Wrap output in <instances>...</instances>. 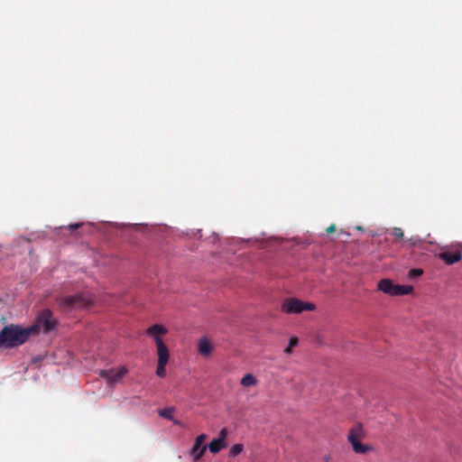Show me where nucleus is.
<instances>
[{
  "mask_svg": "<svg viewBox=\"0 0 462 462\" xmlns=\"http://www.w3.org/2000/svg\"><path fill=\"white\" fill-rule=\"evenodd\" d=\"M146 333L147 335L153 337V339L155 340L156 337H161V336L165 335L167 333V329L161 324H154L148 328Z\"/></svg>",
  "mask_w": 462,
  "mask_h": 462,
  "instance_id": "nucleus-12",
  "label": "nucleus"
},
{
  "mask_svg": "<svg viewBox=\"0 0 462 462\" xmlns=\"http://www.w3.org/2000/svg\"><path fill=\"white\" fill-rule=\"evenodd\" d=\"M166 365H167L166 363H158L157 364L156 374L159 377L163 378L166 375V369H165Z\"/></svg>",
  "mask_w": 462,
  "mask_h": 462,
  "instance_id": "nucleus-17",
  "label": "nucleus"
},
{
  "mask_svg": "<svg viewBox=\"0 0 462 462\" xmlns=\"http://www.w3.org/2000/svg\"><path fill=\"white\" fill-rule=\"evenodd\" d=\"M281 309L286 314H299L305 310H315L316 305L311 302H304L297 298H289L282 301Z\"/></svg>",
  "mask_w": 462,
  "mask_h": 462,
  "instance_id": "nucleus-5",
  "label": "nucleus"
},
{
  "mask_svg": "<svg viewBox=\"0 0 462 462\" xmlns=\"http://www.w3.org/2000/svg\"><path fill=\"white\" fill-rule=\"evenodd\" d=\"M33 330L34 327L6 326L0 332V346L9 348L21 346L29 339Z\"/></svg>",
  "mask_w": 462,
  "mask_h": 462,
  "instance_id": "nucleus-1",
  "label": "nucleus"
},
{
  "mask_svg": "<svg viewBox=\"0 0 462 462\" xmlns=\"http://www.w3.org/2000/svg\"><path fill=\"white\" fill-rule=\"evenodd\" d=\"M240 383L244 387H252L256 386L258 383L257 379L252 374H246L245 376L242 377Z\"/></svg>",
  "mask_w": 462,
  "mask_h": 462,
  "instance_id": "nucleus-13",
  "label": "nucleus"
},
{
  "mask_svg": "<svg viewBox=\"0 0 462 462\" xmlns=\"http://www.w3.org/2000/svg\"><path fill=\"white\" fill-rule=\"evenodd\" d=\"M212 346L208 339H201L199 343V351L201 355L208 356L211 353Z\"/></svg>",
  "mask_w": 462,
  "mask_h": 462,
  "instance_id": "nucleus-14",
  "label": "nucleus"
},
{
  "mask_svg": "<svg viewBox=\"0 0 462 462\" xmlns=\"http://www.w3.org/2000/svg\"><path fill=\"white\" fill-rule=\"evenodd\" d=\"M336 230V226L334 224L330 225L328 228H327V233L328 234H331L333 233L334 231Z\"/></svg>",
  "mask_w": 462,
  "mask_h": 462,
  "instance_id": "nucleus-22",
  "label": "nucleus"
},
{
  "mask_svg": "<svg viewBox=\"0 0 462 462\" xmlns=\"http://www.w3.org/2000/svg\"><path fill=\"white\" fill-rule=\"evenodd\" d=\"M365 437V433L361 423L356 424L349 430L347 440L352 446V448L356 454H366L372 449L371 446L361 443V440Z\"/></svg>",
  "mask_w": 462,
  "mask_h": 462,
  "instance_id": "nucleus-3",
  "label": "nucleus"
},
{
  "mask_svg": "<svg viewBox=\"0 0 462 462\" xmlns=\"http://www.w3.org/2000/svg\"><path fill=\"white\" fill-rule=\"evenodd\" d=\"M378 291L391 296L407 295L413 291L411 285L394 284L390 279H383L378 282Z\"/></svg>",
  "mask_w": 462,
  "mask_h": 462,
  "instance_id": "nucleus-6",
  "label": "nucleus"
},
{
  "mask_svg": "<svg viewBox=\"0 0 462 462\" xmlns=\"http://www.w3.org/2000/svg\"><path fill=\"white\" fill-rule=\"evenodd\" d=\"M439 258L445 262L447 264H453L459 262L462 258L460 252H441L439 254Z\"/></svg>",
  "mask_w": 462,
  "mask_h": 462,
  "instance_id": "nucleus-11",
  "label": "nucleus"
},
{
  "mask_svg": "<svg viewBox=\"0 0 462 462\" xmlns=\"http://www.w3.org/2000/svg\"><path fill=\"white\" fill-rule=\"evenodd\" d=\"M81 226H82L81 223H76V224L69 225V229L76 230V229L79 228Z\"/></svg>",
  "mask_w": 462,
  "mask_h": 462,
  "instance_id": "nucleus-21",
  "label": "nucleus"
},
{
  "mask_svg": "<svg viewBox=\"0 0 462 462\" xmlns=\"http://www.w3.org/2000/svg\"><path fill=\"white\" fill-rule=\"evenodd\" d=\"M298 338L296 337H292L290 341L288 346L284 349V353L290 355L292 351V348L298 345Z\"/></svg>",
  "mask_w": 462,
  "mask_h": 462,
  "instance_id": "nucleus-16",
  "label": "nucleus"
},
{
  "mask_svg": "<svg viewBox=\"0 0 462 462\" xmlns=\"http://www.w3.org/2000/svg\"><path fill=\"white\" fill-rule=\"evenodd\" d=\"M330 458H331V457H330V456H329V455H326V456L324 457L323 460H324L325 462H329V461H330Z\"/></svg>",
  "mask_w": 462,
  "mask_h": 462,
  "instance_id": "nucleus-23",
  "label": "nucleus"
},
{
  "mask_svg": "<svg viewBox=\"0 0 462 462\" xmlns=\"http://www.w3.org/2000/svg\"><path fill=\"white\" fill-rule=\"evenodd\" d=\"M243 448L244 447L242 444H235L234 446L231 447L229 450V456L236 457L239 455L243 451Z\"/></svg>",
  "mask_w": 462,
  "mask_h": 462,
  "instance_id": "nucleus-15",
  "label": "nucleus"
},
{
  "mask_svg": "<svg viewBox=\"0 0 462 462\" xmlns=\"http://www.w3.org/2000/svg\"><path fill=\"white\" fill-rule=\"evenodd\" d=\"M126 373L127 369L121 367L119 369L101 370L99 374L101 377L106 379L109 383H115L121 380Z\"/></svg>",
  "mask_w": 462,
  "mask_h": 462,
  "instance_id": "nucleus-9",
  "label": "nucleus"
},
{
  "mask_svg": "<svg viewBox=\"0 0 462 462\" xmlns=\"http://www.w3.org/2000/svg\"><path fill=\"white\" fill-rule=\"evenodd\" d=\"M392 235L395 236L396 238H402L403 237V231L400 227H394L392 231Z\"/></svg>",
  "mask_w": 462,
  "mask_h": 462,
  "instance_id": "nucleus-19",
  "label": "nucleus"
},
{
  "mask_svg": "<svg viewBox=\"0 0 462 462\" xmlns=\"http://www.w3.org/2000/svg\"><path fill=\"white\" fill-rule=\"evenodd\" d=\"M94 301L92 295L88 293H78L59 299L60 306L65 310L83 309Z\"/></svg>",
  "mask_w": 462,
  "mask_h": 462,
  "instance_id": "nucleus-2",
  "label": "nucleus"
},
{
  "mask_svg": "<svg viewBox=\"0 0 462 462\" xmlns=\"http://www.w3.org/2000/svg\"><path fill=\"white\" fill-rule=\"evenodd\" d=\"M228 431L226 428H223L218 434V438L213 439L208 444V449L211 453L217 454L221 449L225 448L226 447V439L227 437Z\"/></svg>",
  "mask_w": 462,
  "mask_h": 462,
  "instance_id": "nucleus-8",
  "label": "nucleus"
},
{
  "mask_svg": "<svg viewBox=\"0 0 462 462\" xmlns=\"http://www.w3.org/2000/svg\"><path fill=\"white\" fill-rule=\"evenodd\" d=\"M160 415L166 419H171L172 410L171 409H164L160 411Z\"/></svg>",
  "mask_w": 462,
  "mask_h": 462,
  "instance_id": "nucleus-20",
  "label": "nucleus"
},
{
  "mask_svg": "<svg viewBox=\"0 0 462 462\" xmlns=\"http://www.w3.org/2000/svg\"><path fill=\"white\" fill-rule=\"evenodd\" d=\"M57 324V319L53 317L51 310L45 309L38 314L35 323L31 326L34 327L32 335L37 334L41 329L44 333H48L53 330Z\"/></svg>",
  "mask_w": 462,
  "mask_h": 462,
  "instance_id": "nucleus-4",
  "label": "nucleus"
},
{
  "mask_svg": "<svg viewBox=\"0 0 462 462\" xmlns=\"http://www.w3.org/2000/svg\"><path fill=\"white\" fill-rule=\"evenodd\" d=\"M422 273H423V271L420 268L411 269L409 271V277L412 279V278L420 276Z\"/></svg>",
  "mask_w": 462,
  "mask_h": 462,
  "instance_id": "nucleus-18",
  "label": "nucleus"
},
{
  "mask_svg": "<svg viewBox=\"0 0 462 462\" xmlns=\"http://www.w3.org/2000/svg\"><path fill=\"white\" fill-rule=\"evenodd\" d=\"M155 343L157 346V356H158V363H166L168 364L170 352L167 346L164 344L162 339L159 337H156Z\"/></svg>",
  "mask_w": 462,
  "mask_h": 462,
  "instance_id": "nucleus-10",
  "label": "nucleus"
},
{
  "mask_svg": "<svg viewBox=\"0 0 462 462\" xmlns=\"http://www.w3.org/2000/svg\"><path fill=\"white\" fill-rule=\"evenodd\" d=\"M206 439L207 435L204 433L199 435L196 438L195 443L190 450V455L192 456L194 461L200 459L205 454L207 446L204 445V441Z\"/></svg>",
  "mask_w": 462,
  "mask_h": 462,
  "instance_id": "nucleus-7",
  "label": "nucleus"
}]
</instances>
